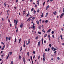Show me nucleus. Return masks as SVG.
Segmentation results:
<instances>
[{
    "mask_svg": "<svg viewBox=\"0 0 64 64\" xmlns=\"http://www.w3.org/2000/svg\"><path fill=\"white\" fill-rule=\"evenodd\" d=\"M54 15H56L57 14V12L56 11H54L53 12Z\"/></svg>",
    "mask_w": 64,
    "mask_h": 64,
    "instance_id": "f257e3e1",
    "label": "nucleus"
},
{
    "mask_svg": "<svg viewBox=\"0 0 64 64\" xmlns=\"http://www.w3.org/2000/svg\"><path fill=\"white\" fill-rule=\"evenodd\" d=\"M23 24L22 23L20 26V28H22L23 27Z\"/></svg>",
    "mask_w": 64,
    "mask_h": 64,
    "instance_id": "f03ea898",
    "label": "nucleus"
},
{
    "mask_svg": "<svg viewBox=\"0 0 64 64\" xmlns=\"http://www.w3.org/2000/svg\"><path fill=\"white\" fill-rule=\"evenodd\" d=\"M43 57L44 58H46V55L44 53Z\"/></svg>",
    "mask_w": 64,
    "mask_h": 64,
    "instance_id": "7ed1b4c3",
    "label": "nucleus"
},
{
    "mask_svg": "<svg viewBox=\"0 0 64 64\" xmlns=\"http://www.w3.org/2000/svg\"><path fill=\"white\" fill-rule=\"evenodd\" d=\"M48 37L50 41V38H51V36H50L48 35Z\"/></svg>",
    "mask_w": 64,
    "mask_h": 64,
    "instance_id": "20e7f679",
    "label": "nucleus"
},
{
    "mask_svg": "<svg viewBox=\"0 0 64 64\" xmlns=\"http://www.w3.org/2000/svg\"><path fill=\"white\" fill-rule=\"evenodd\" d=\"M30 39H29L28 40V44H30Z\"/></svg>",
    "mask_w": 64,
    "mask_h": 64,
    "instance_id": "39448f33",
    "label": "nucleus"
},
{
    "mask_svg": "<svg viewBox=\"0 0 64 64\" xmlns=\"http://www.w3.org/2000/svg\"><path fill=\"white\" fill-rule=\"evenodd\" d=\"M35 17H34V18H32V21H33V20H35Z\"/></svg>",
    "mask_w": 64,
    "mask_h": 64,
    "instance_id": "423d86ee",
    "label": "nucleus"
},
{
    "mask_svg": "<svg viewBox=\"0 0 64 64\" xmlns=\"http://www.w3.org/2000/svg\"><path fill=\"white\" fill-rule=\"evenodd\" d=\"M32 18V17L31 16L30 17V18L28 19L27 21V22H28V21H29V20H30V19H31V18Z\"/></svg>",
    "mask_w": 64,
    "mask_h": 64,
    "instance_id": "0eeeda50",
    "label": "nucleus"
},
{
    "mask_svg": "<svg viewBox=\"0 0 64 64\" xmlns=\"http://www.w3.org/2000/svg\"><path fill=\"white\" fill-rule=\"evenodd\" d=\"M4 48H5V46H4V47L2 48V50H4Z\"/></svg>",
    "mask_w": 64,
    "mask_h": 64,
    "instance_id": "6e6552de",
    "label": "nucleus"
},
{
    "mask_svg": "<svg viewBox=\"0 0 64 64\" xmlns=\"http://www.w3.org/2000/svg\"><path fill=\"white\" fill-rule=\"evenodd\" d=\"M60 37H61L62 40H63V37H62V35H60Z\"/></svg>",
    "mask_w": 64,
    "mask_h": 64,
    "instance_id": "1a4fd4ad",
    "label": "nucleus"
},
{
    "mask_svg": "<svg viewBox=\"0 0 64 64\" xmlns=\"http://www.w3.org/2000/svg\"><path fill=\"white\" fill-rule=\"evenodd\" d=\"M37 3L38 5H39V0H38Z\"/></svg>",
    "mask_w": 64,
    "mask_h": 64,
    "instance_id": "9d476101",
    "label": "nucleus"
},
{
    "mask_svg": "<svg viewBox=\"0 0 64 64\" xmlns=\"http://www.w3.org/2000/svg\"><path fill=\"white\" fill-rule=\"evenodd\" d=\"M9 56H10V55L9 54H8V56L6 58V59L7 60L8 59V58L9 57Z\"/></svg>",
    "mask_w": 64,
    "mask_h": 64,
    "instance_id": "9b49d317",
    "label": "nucleus"
},
{
    "mask_svg": "<svg viewBox=\"0 0 64 64\" xmlns=\"http://www.w3.org/2000/svg\"><path fill=\"white\" fill-rule=\"evenodd\" d=\"M36 23H37V24L38 25H39V21H38V20H37L36 21Z\"/></svg>",
    "mask_w": 64,
    "mask_h": 64,
    "instance_id": "f8f14e48",
    "label": "nucleus"
},
{
    "mask_svg": "<svg viewBox=\"0 0 64 64\" xmlns=\"http://www.w3.org/2000/svg\"><path fill=\"white\" fill-rule=\"evenodd\" d=\"M44 16V13H43L41 16L42 18Z\"/></svg>",
    "mask_w": 64,
    "mask_h": 64,
    "instance_id": "ddd939ff",
    "label": "nucleus"
},
{
    "mask_svg": "<svg viewBox=\"0 0 64 64\" xmlns=\"http://www.w3.org/2000/svg\"><path fill=\"white\" fill-rule=\"evenodd\" d=\"M64 13H63L61 14L60 16H62V17H63V16H64Z\"/></svg>",
    "mask_w": 64,
    "mask_h": 64,
    "instance_id": "4468645a",
    "label": "nucleus"
},
{
    "mask_svg": "<svg viewBox=\"0 0 64 64\" xmlns=\"http://www.w3.org/2000/svg\"><path fill=\"white\" fill-rule=\"evenodd\" d=\"M4 4L5 6V7H6V6H7V4H6V2H5Z\"/></svg>",
    "mask_w": 64,
    "mask_h": 64,
    "instance_id": "2eb2a0df",
    "label": "nucleus"
},
{
    "mask_svg": "<svg viewBox=\"0 0 64 64\" xmlns=\"http://www.w3.org/2000/svg\"><path fill=\"white\" fill-rule=\"evenodd\" d=\"M35 26H33L32 27V28L33 29H34V30H35Z\"/></svg>",
    "mask_w": 64,
    "mask_h": 64,
    "instance_id": "dca6fc26",
    "label": "nucleus"
},
{
    "mask_svg": "<svg viewBox=\"0 0 64 64\" xmlns=\"http://www.w3.org/2000/svg\"><path fill=\"white\" fill-rule=\"evenodd\" d=\"M49 7V6H47L46 8V10H48V8Z\"/></svg>",
    "mask_w": 64,
    "mask_h": 64,
    "instance_id": "f3484780",
    "label": "nucleus"
},
{
    "mask_svg": "<svg viewBox=\"0 0 64 64\" xmlns=\"http://www.w3.org/2000/svg\"><path fill=\"white\" fill-rule=\"evenodd\" d=\"M21 40H22V39H20V40H19V43H20V42H21Z\"/></svg>",
    "mask_w": 64,
    "mask_h": 64,
    "instance_id": "a211bd4d",
    "label": "nucleus"
},
{
    "mask_svg": "<svg viewBox=\"0 0 64 64\" xmlns=\"http://www.w3.org/2000/svg\"><path fill=\"white\" fill-rule=\"evenodd\" d=\"M8 37H6V41H7L8 40Z\"/></svg>",
    "mask_w": 64,
    "mask_h": 64,
    "instance_id": "6ab92c4d",
    "label": "nucleus"
},
{
    "mask_svg": "<svg viewBox=\"0 0 64 64\" xmlns=\"http://www.w3.org/2000/svg\"><path fill=\"white\" fill-rule=\"evenodd\" d=\"M4 55H5V54L4 53L3 54V55H2L1 56L3 57L4 56Z\"/></svg>",
    "mask_w": 64,
    "mask_h": 64,
    "instance_id": "aec40b11",
    "label": "nucleus"
},
{
    "mask_svg": "<svg viewBox=\"0 0 64 64\" xmlns=\"http://www.w3.org/2000/svg\"><path fill=\"white\" fill-rule=\"evenodd\" d=\"M38 37H39L38 36H37L36 38V40H38Z\"/></svg>",
    "mask_w": 64,
    "mask_h": 64,
    "instance_id": "412c9836",
    "label": "nucleus"
},
{
    "mask_svg": "<svg viewBox=\"0 0 64 64\" xmlns=\"http://www.w3.org/2000/svg\"><path fill=\"white\" fill-rule=\"evenodd\" d=\"M41 26H40L38 27V29H41Z\"/></svg>",
    "mask_w": 64,
    "mask_h": 64,
    "instance_id": "4be33fe9",
    "label": "nucleus"
},
{
    "mask_svg": "<svg viewBox=\"0 0 64 64\" xmlns=\"http://www.w3.org/2000/svg\"><path fill=\"white\" fill-rule=\"evenodd\" d=\"M19 58L20 59H21V56H19Z\"/></svg>",
    "mask_w": 64,
    "mask_h": 64,
    "instance_id": "5701e85b",
    "label": "nucleus"
},
{
    "mask_svg": "<svg viewBox=\"0 0 64 64\" xmlns=\"http://www.w3.org/2000/svg\"><path fill=\"white\" fill-rule=\"evenodd\" d=\"M40 42H39L38 44V46H40Z\"/></svg>",
    "mask_w": 64,
    "mask_h": 64,
    "instance_id": "b1692460",
    "label": "nucleus"
},
{
    "mask_svg": "<svg viewBox=\"0 0 64 64\" xmlns=\"http://www.w3.org/2000/svg\"><path fill=\"white\" fill-rule=\"evenodd\" d=\"M34 14H35V13H36V10H34Z\"/></svg>",
    "mask_w": 64,
    "mask_h": 64,
    "instance_id": "393cba45",
    "label": "nucleus"
},
{
    "mask_svg": "<svg viewBox=\"0 0 64 64\" xmlns=\"http://www.w3.org/2000/svg\"><path fill=\"white\" fill-rule=\"evenodd\" d=\"M39 9H38L37 10V12L38 13H39V12H40V11H39Z\"/></svg>",
    "mask_w": 64,
    "mask_h": 64,
    "instance_id": "a878e982",
    "label": "nucleus"
},
{
    "mask_svg": "<svg viewBox=\"0 0 64 64\" xmlns=\"http://www.w3.org/2000/svg\"><path fill=\"white\" fill-rule=\"evenodd\" d=\"M51 29H50L49 30H48V32H50V31H51Z\"/></svg>",
    "mask_w": 64,
    "mask_h": 64,
    "instance_id": "bb28decb",
    "label": "nucleus"
},
{
    "mask_svg": "<svg viewBox=\"0 0 64 64\" xmlns=\"http://www.w3.org/2000/svg\"><path fill=\"white\" fill-rule=\"evenodd\" d=\"M49 46L50 47H51L52 46V44H49Z\"/></svg>",
    "mask_w": 64,
    "mask_h": 64,
    "instance_id": "cd10ccee",
    "label": "nucleus"
},
{
    "mask_svg": "<svg viewBox=\"0 0 64 64\" xmlns=\"http://www.w3.org/2000/svg\"><path fill=\"white\" fill-rule=\"evenodd\" d=\"M29 52H28L27 54V55H28V56H29Z\"/></svg>",
    "mask_w": 64,
    "mask_h": 64,
    "instance_id": "c85d7f7f",
    "label": "nucleus"
},
{
    "mask_svg": "<svg viewBox=\"0 0 64 64\" xmlns=\"http://www.w3.org/2000/svg\"><path fill=\"white\" fill-rule=\"evenodd\" d=\"M47 36V34H46L45 35H44V37L45 38Z\"/></svg>",
    "mask_w": 64,
    "mask_h": 64,
    "instance_id": "c756f323",
    "label": "nucleus"
},
{
    "mask_svg": "<svg viewBox=\"0 0 64 64\" xmlns=\"http://www.w3.org/2000/svg\"><path fill=\"white\" fill-rule=\"evenodd\" d=\"M11 64H14V62L13 61H12L11 62Z\"/></svg>",
    "mask_w": 64,
    "mask_h": 64,
    "instance_id": "7c9ffc66",
    "label": "nucleus"
},
{
    "mask_svg": "<svg viewBox=\"0 0 64 64\" xmlns=\"http://www.w3.org/2000/svg\"><path fill=\"white\" fill-rule=\"evenodd\" d=\"M9 54L10 55H12V52H10Z\"/></svg>",
    "mask_w": 64,
    "mask_h": 64,
    "instance_id": "2f4dec72",
    "label": "nucleus"
},
{
    "mask_svg": "<svg viewBox=\"0 0 64 64\" xmlns=\"http://www.w3.org/2000/svg\"><path fill=\"white\" fill-rule=\"evenodd\" d=\"M43 32H44V33H45V30H43L42 31Z\"/></svg>",
    "mask_w": 64,
    "mask_h": 64,
    "instance_id": "473e14b6",
    "label": "nucleus"
},
{
    "mask_svg": "<svg viewBox=\"0 0 64 64\" xmlns=\"http://www.w3.org/2000/svg\"><path fill=\"white\" fill-rule=\"evenodd\" d=\"M40 58V56H39L38 57V59H39Z\"/></svg>",
    "mask_w": 64,
    "mask_h": 64,
    "instance_id": "72a5a7b5",
    "label": "nucleus"
},
{
    "mask_svg": "<svg viewBox=\"0 0 64 64\" xmlns=\"http://www.w3.org/2000/svg\"><path fill=\"white\" fill-rule=\"evenodd\" d=\"M23 60L24 61H25V58L24 57L23 58Z\"/></svg>",
    "mask_w": 64,
    "mask_h": 64,
    "instance_id": "f704fd0d",
    "label": "nucleus"
},
{
    "mask_svg": "<svg viewBox=\"0 0 64 64\" xmlns=\"http://www.w3.org/2000/svg\"><path fill=\"white\" fill-rule=\"evenodd\" d=\"M48 22V20H46L45 21V22L46 23H47V22Z\"/></svg>",
    "mask_w": 64,
    "mask_h": 64,
    "instance_id": "c9c22d12",
    "label": "nucleus"
},
{
    "mask_svg": "<svg viewBox=\"0 0 64 64\" xmlns=\"http://www.w3.org/2000/svg\"><path fill=\"white\" fill-rule=\"evenodd\" d=\"M48 16V13H47L46 14V17H47Z\"/></svg>",
    "mask_w": 64,
    "mask_h": 64,
    "instance_id": "e433bc0d",
    "label": "nucleus"
},
{
    "mask_svg": "<svg viewBox=\"0 0 64 64\" xmlns=\"http://www.w3.org/2000/svg\"><path fill=\"white\" fill-rule=\"evenodd\" d=\"M38 34H41V32H38Z\"/></svg>",
    "mask_w": 64,
    "mask_h": 64,
    "instance_id": "4c0bfd02",
    "label": "nucleus"
},
{
    "mask_svg": "<svg viewBox=\"0 0 64 64\" xmlns=\"http://www.w3.org/2000/svg\"><path fill=\"white\" fill-rule=\"evenodd\" d=\"M56 52H57L56 51L54 52V53H55V55H56V54H57V53H56Z\"/></svg>",
    "mask_w": 64,
    "mask_h": 64,
    "instance_id": "58836bf2",
    "label": "nucleus"
},
{
    "mask_svg": "<svg viewBox=\"0 0 64 64\" xmlns=\"http://www.w3.org/2000/svg\"><path fill=\"white\" fill-rule=\"evenodd\" d=\"M57 50L56 49V48H54V51H56Z\"/></svg>",
    "mask_w": 64,
    "mask_h": 64,
    "instance_id": "ea45409f",
    "label": "nucleus"
},
{
    "mask_svg": "<svg viewBox=\"0 0 64 64\" xmlns=\"http://www.w3.org/2000/svg\"><path fill=\"white\" fill-rule=\"evenodd\" d=\"M52 50H54V49H55V48L53 47H52Z\"/></svg>",
    "mask_w": 64,
    "mask_h": 64,
    "instance_id": "a19ab883",
    "label": "nucleus"
},
{
    "mask_svg": "<svg viewBox=\"0 0 64 64\" xmlns=\"http://www.w3.org/2000/svg\"><path fill=\"white\" fill-rule=\"evenodd\" d=\"M22 47L21 48V50H20V52H21V51H22Z\"/></svg>",
    "mask_w": 64,
    "mask_h": 64,
    "instance_id": "79ce46f5",
    "label": "nucleus"
},
{
    "mask_svg": "<svg viewBox=\"0 0 64 64\" xmlns=\"http://www.w3.org/2000/svg\"><path fill=\"white\" fill-rule=\"evenodd\" d=\"M43 60H44V61H45V59L44 58H43Z\"/></svg>",
    "mask_w": 64,
    "mask_h": 64,
    "instance_id": "37998d69",
    "label": "nucleus"
},
{
    "mask_svg": "<svg viewBox=\"0 0 64 64\" xmlns=\"http://www.w3.org/2000/svg\"><path fill=\"white\" fill-rule=\"evenodd\" d=\"M33 10H34V8H32V9L31 11L32 12V11H33Z\"/></svg>",
    "mask_w": 64,
    "mask_h": 64,
    "instance_id": "c03bdc74",
    "label": "nucleus"
},
{
    "mask_svg": "<svg viewBox=\"0 0 64 64\" xmlns=\"http://www.w3.org/2000/svg\"><path fill=\"white\" fill-rule=\"evenodd\" d=\"M54 33V32L53 31L52 32V34H53Z\"/></svg>",
    "mask_w": 64,
    "mask_h": 64,
    "instance_id": "a18cd8bd",
    "label": "nucleus"
},
{
    "mask_svg": "<svg viewBox=\"0 0 64 64\" xmlns=\"http://www.w3.org/2000/svg\"><path fill=\"white\" fill-rule=\"evenodd\" d=\"M16 20L14 19V23H16Z\"/></svg>",
    "mask_w": 64,
    "mask_h": 64,
    "instance_id": "49530a36",
    "label": "nucleus"
},
{
    "mask_svg": "<svg viewBox=\"0 0 64 64\" xmlns=\"http://www.w3.org/2000/svg\"><path fill=\"white\" fill-rule=\"evenodd\" d=\"M25 44H24V48H25Z\"/></svg>",
    "mask_w": 64,
    "mask_h": 64,
    "instance_id": "de8ad7c7",
    "label": "nucleus"
},
{
    "mask_svg": "<svg viewBox=\"0 0 64 64\" xmlns=\"http://www.w3.org/2000/svg\"><path fill=\"white\" fill-rule=\"evenodd\" d=\"M43 41H44V39L42 38V42H43Z\"/></svg>",
    "mask_w": 64,
    "mask_h": 64,
    "instance_id": "09e8293b",
    "label": "nucleus"
},
{
    "mask_svg": "<svg viewBox=\"0 0 64 64\" xmlns=\"http://www.w3.org/2000/svg\"><path fill=\"white\" fill-rule=\"evenodd\" d=\"M2 21H4V18H2Z\"/></svg>",
    "mask_w": 64,
    "mask_h": 64,
    "instance_id": "8fccbe9b",
    "label": "nucleus"
},
{
    "mask_svg": "<svg viewBox=\"0 0 64 64\" xmlns=\"http://www.w3.org/2000/svg\"><path fill=\"white\" fill-rule=\"evenodd\" d=\"M46 2H44L43 4V6H44V5H45V3Z\"/></svg>",
    "mask_w": 64,
    "mask_h": 64,
    "instance_id": "3c124183",
    "label": "nucleus"
},
{
    "mask_svg": "<svg viewBox=\"0 0 64 64\" xmlns=\"http://www.w3.org/2000/svg\"><path fill=\"white\" fill-rule=\"evenodd\" d=\"M33 53L34 54H35V52H33Z\"/></svg>",
    "mask_w": 64,
    "mask_h": 64,
    "instance_id": "603ef678",
    "label": "nucleus"
},
{
    "mask_svg": "<svg viewBox=\"0 0 64 64\" xmlns=\"http://www.w3.org/2000/svg\"><path fill=\"white\" fill-rule=\"evenodd\" d=\"M16 41H17V40L16 39V38L15 39V42H16Z\"/></svg>",
    "mask_w": 64,
    "mask_h": 64,
    "instance_id": "864d4df0",
    "label": "nucleus"
},
{
    "mask_svg": "<svg viewBox=\"0 0 64 64\" xmlns=\"http://www.w3.org/2000/svg\"><path fill=\"white\" fill-rule=\"evenodd\" d=\"M2 45H4V43L3 42H2Z\"/></svg>",
    "mask_w": 64,
    "mask_h": 64,
    "instance_id": "5fc2aeb1",
    "label": "nucleus"
},
{
    "mask_svg": "<svg viewBox=\"0 0 64 64\" xmlns=\"http://www.w3.org/2000/svg\"><path fill=\"white\" fill-rule=\"evenodd\" d=\"M11 37H10V38H8V40H10V39H11V38H10Z\"/></svg>",
    "mask_w": 64,
    "mask_h": 64,
    "instance_id": "6e6d98bb",
    "label": "nucleus"
},
{
    "mask_svg": "<svg viewBox=\"0 0 64 64\" xmlns=\"http://www.w3.org/2000/svg\"><path fill=\"white\" fill-rule=\"evenodd\" d=\"M18 23V20H17V21L16 22V24H17Z\"/></svg>",
    "mask_w": 64,
    "mask_h": 64,
    "instance_id": "4d7b16f0",
    "label": "nucleus"
},
{
    "mask_svg": "<svg viewBox=\"0 0 64 64\" xmlns=\"http://www.w3.org/2000/svg\"><path fill=\"white\" fill-rule=\"evenodd\" d=\"M18 31V29H17L16 30V32H17Z\"/></svg>",
    "mask_w": 64,
    "mask_h": 64,
    "instance_id": "13d9d810",
    "label": "nucleus"
},
{
    "mask_svg": "<svg viewBox=\"0 0 64 64\" xmlns=\"http://www.w3.org/2000/svg\"><path fill=\"white\" fill-rule=\"evenodd\" d=\"M24 64H25V63H26L25 60L24 61Z\"/></svg>",
    "mask_w": 64,
    "mask_h": 64,
    "instance_id": "bf43d9fd",
    "label": "nucleus"
},
{
    "mask_svg": "<svg viewBox=\"0 0 64 64\" xmlns=\"http://www.w3.org/2000/svg\"><path fill=\"white\" fill-rule=\"evenodd\" d=\"M12 26V24H11L10 25V27H11V26Z\"/></svg>",
    "mask_w": 64,
    "mask_h": 64,
    "instance_id": "052dcab7",
    "label": "nucleus"
},
{
    "mask_svg": "<svg viewBox=\"0 0 64 64\" xmlns=\"http://www.w3.org/2000/svg\"><path fill=\"white\" fill-rule=\"evenodd\" d=\"M48 51H50V48H48Z\"/></svg>",
    "mask_w": 64,
    "mask_h": 64,
    "instance_id": "680f3d73",
    "label": "nucleus"
},
{
    "mask_svg": "<svg viewBox=\"0 0 64 64\" xmlns=\"http://www.w3.org/2000/svg\"><path fill=\"white\" fill-rule=\"evenodd\" d=\"M44 22H45V21H44V20H43L42 21V23H44Z\"/></svg>",
    "mask_w": 64,
    "mask_h": 64,
    "instance_id": "e2e57ef3",
    "label": "nucleus"
},
{
    "mask_svg": "<svg viewBox=\"0 0 64 64\" xmlns=\"http://www.w3.org/2000/svg\"><path fill=\"white\" fill-rule=\"evenodd\" d=\"M60 59V58H59L58 57V60H59Z\"/></svg>",
    "mask_w": 64,
    "mask_h": 64,
    "instance_id": "0e129e2a",
    "label": "nucleus"
},
{
    "mask_svg": "<svg viewBox=\"0 0 64 64\" xmlns=\"http://www.w3.org/2000/svg\"><path fill=\"white\" fill-rule=\"evenodd\" d=\"M18 0H16V2L17 3H18Z\"/></svg>",
    "mask_w": 64,
    "mask_h": 64,
    "instance_id": "69168bd1",
    "label": "nucleus"
},
{
    "mask_svg": "<svg viewBox=\"0 0 64 64\" xmlns=\"http://www.w3.org/2000/svg\"><path fill=\"white\" fill-rule=\"evenodd\" d=\"M35 56H34L33 58L34 59L35 58Z\"/></svg>",
    "mask_w": 64,
    "mask_h": 64,
    "instance_id": "338daca9",
    "label": "nucleus"
},
{
    "mask_svg": "<svg viewBox=\"0 0 64 64\" xmlns=\"http://www.w3.org/2000/svg\"><path fill=\"white\" fill-rule=\"evenodd\" d=\"M35 6H36V7H37V4H36V5H35Z\"/></svg>",
    "mask_w": 64,
    "mask_h": 64,
    "instance_id": "774afa93",
    "label": "nucleus"
}]
</instances>
